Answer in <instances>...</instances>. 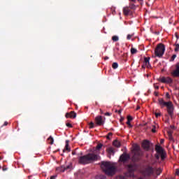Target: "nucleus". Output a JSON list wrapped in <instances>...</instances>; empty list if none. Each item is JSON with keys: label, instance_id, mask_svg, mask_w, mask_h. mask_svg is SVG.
I'll list each match as a JSON object with an SVG mask.
<instances>
[{"label": "nucleus", "instance_id": "e2e57ef3", "mask_svg": "<svg viewBox=\"0 0 179 179\" xmlns=\"http://www.w3.org/2000/svg\"><path fill=\"white\" fill-rule=\"evenodd\" d=\"M143 0H138V2H142Z\"/></svg>", "mask_w": 179, "mask_h": 179}, {"label": "nucleus", "instance_id": "4468645a", "mask_svg": "<svg viewBox=\"0 0 179 179\" xmlns=\"http://www.w3.org/2000/svg\"><path fill=\"white\" fill-rule=\"evenodd\" d=\"M155 171H156V168H153L152 166H148L146 169V173L148 176H152V174H155Z\"/></svg>", "mask_w": 179, "mask_h": 179}, {"label": "nucleus", "instance_id": "72a5a7b5", "mask_svg": "<svg viewBox=\"0 0 179 179\" xmlns=\"http://www.w3.org/2000/svg\"><path fill=\"white\" fill-rule=\"evenodd\" d=\"M110 136H113V133H108V134L107 139H111V138H110Z\"/></svg>", "mask_w": 179, "mask_h": 179}, {"label": "nucleus", "instance_id": "7ed1b4c3", "mask_svg": "<svg viewBox=\"0 0 179 179\" xmlns=\"http://www.w3.org/2000/svg\"><path fill=\"white\" fill-rule=\"evenodd\" d=\"M100 156L96 155L94 153H89L86 155L80 157L78 159V162L80 164H89V163H92V162H96L99 160Z\"/></svg>", "mask_w": 179, "mask_h": 179}, {"label": "nucleus", "instance_id": "c9c22d12", "mask_svg": "<svg viewBox=\"0 0 179 179\" xmlns=\"http://www.w3.org/2000/svg\"><path fill=\"white\" fill-rule=\"evenodd\" d=\"M66 125L68 128H72V124L71 123H66Z\"/></svg>", "mask_w": 179, "mask_h": 179}, {"label": "nucleus", "instance_id": "052dcab7", "mask_svg": "<svg viewBox=\"0 0 179 179\" xmlns=\"http://www.w3.org/2000/svg\"><path fill=\"white\" fill-rule=\"evenodd\" d=\"M171 128L172 129H174V126H171Z\"/></svg>", "mask_w": 179, "mask_h": 179}, {"label": "nucleus", "instance_id": "79ce46f5", "mask_svg": "<svg viewBox=\"0 0 179 179\" xmlns=\"http://www.w3.org/2000/svg\"><path fill=\"white\" fill-rule=\"evenodd\" d=\"M166 97L167 99H170V94H169V92H167V93L166 94Z\"/></svg>", "mask_w": 179, "mask_h": 179}, {"label": "nucleus", "instance_id": "f257e3e1", "mask_svg": "<svg viewBox=\"0 0 179 179\" xmlns=\"http://www.w3.org/2000/svg\"><path fill=\"white\" fill-rule=\"evenodd\" d=\"M101 167L107 176H114L117 171V167L110 162H102Z\"/></svg>", "mask_w": 179, "mask_h": 179}, {"label": "nucleus", "instance_id": "f8f14e48", "mask_svg": "<svg viewBox=\"0 0 179 179\" xmlns=\"http://www.w3.org/2000/svg\"><path fill=\"white\" fill-rule=\"evenodd\" d=\"M142 148H143L145 150H149V149H150V142L148 140L144 141L142 143Z\"/></svg>", "mask_w": 179, "mask_h": 179}, {"label": "nucleus", "instance_id": "1a4fd4ad", "mask_svg": "<svg viewBox=\"0 0 179 179\" xmlns=\"http://www.w3.org/2000/svg\"><path fill=\"white\" fill-rule=\"evenodd\" d=\"M162 83H173V79L170 77H162L158 79Z\"/></svg>", "mask_w": 179, "mask_h": 179}, {"label": "nucleus", "instance_id": "2eb2a0df", "mask_svg": "<svg viewBox=\"0 0 179 179\" xmlns=\"http://www.w3.org/2000/svg\"><path fill=\"white\" fill-rule=\"evenodd\" d=\"M66 118H76V113H75V111L67 113L66 114Z\"/></svg>", "mask_w": 179, "mask_h": 179}, {"label": "nucleus", "instance_id": "7c9ffc66", "mask_svg": "<svg viewBox=\"0 0 179 179\" xmlns=\"http://www.w3.org/2000/svg\"><path fill=\"white\" fill-rule=\"evenodd\" d=\"M132 37H134V34H128L127 38V40H131V38H132Z\"/></svg>", "mask_w": 179, "mask_h": 179}, {"label": "nucleus", "instance_id": "423d86ee", "mask_svg": "<svg viewBox=\"0 0 179 179\" xmlns=\"http://www.w3.org/2000/svg\"><path fill=\"white\" fill-rule=\"evenodd\" d=\"M164 51H166V47L164 45H163V43H159L155 48V54L156 57L162 58V57H163L164 55Z\"/></svg>", "mask_w": 179, "mask_h": 179}, {"label": "nucleus", "instance_id": "6e6d98bb", "mask_svg": "<svg viewBox=\"0 0 179 179\" xmlns=\"http://www.w3.org/2000/svg\"><path fill=\"white\" fill-rule=\"evenodd\" d=\"M108 58H109V57L106 56V57H105L104 59H105V60H107V59H108Z\"/></svg>", "mask_w": 179, "mask_h": 179}, {"label": "nucleus", "instance_id": "774afa93", "mask_svg": "<svg viewBox=\"0 0 179 179\" xmlns=\"http://www.w3.org/2000/svg\"><path fill=\"white\" fill-rule=\"evenodd\" d=\"M0 169H1V166H0Z\"/></svg>", "mask_w": 179, "mask_h": 179}, {"label": "nucleus", "instance_id": "473e14b6", "mask_svg": "<svg viewBox=\"0 0 179 179\" xmlns=\"http://www.w3.org/2000/svg\"><path fill=\"white\" fill-rule=\"evenodd\" d=\"M177 57L176 55H173L171 58V61H174V59H176V58Z\"/></svg>", "mask_w": 179, "mask_h": 179}, {"label": "nucleus", "instance_id": "e433bc0d", "mask_svg": "<svg viewBox=\"0 0 179 179\" xmlns=\"http://www.w3.org/2000/svg\"><path fill=\"white\" fill-rule=\"evenodd\" d=\"M127 124L129 125L130 128H132V124H131V122L127 120Z\"/></svg>", "mask_w": 179, "mask_h": 179}, {"label": "nucleus", "instance_id": "5701e85b", "mask_svg": "<svg viewBox=\"0 0 179 179\" xmlns=\"http://www.w3.org/2000/svg\"><path fill=\"white\" fill-rule=\"evenodd\" d=\"M95 178L96 179H106V177L104 175H99V176H96Z\"/></svg>", "mask_w": 179, "mask_h": 179}, {"label": "nucleus", "instance_id": "3c124183", "mask_svg": "<svg viewBox=\"0 0 179 179\" xmlns=\"http://www.w3.org/2000/svg\"><path fill=\"white\" fill-rule=\"evenodd\" d=\"M129 1H130V2H134V3L136 2V0H129Z\"/></svg>", "mask_w": 179, "mask_h": 179}, {"label": "nucleus", "instance_id": "bf43d9fd", "mask_svg": "<svg viewBox=\"0 0 179 179\" xmlns=\"http://www.w3.org/2000/svg\"><path fill=\"white\" fill-rule=\"evenodd\" d=\"M155 96H159V94L157 92H155Z\"/></svg>", "mask_w": 179, "mask_h": 179}, {"label": "nucleus", "instance_id": "a878e982", "mask_svg": "<svg viewBox=\"0 0 179 179\" xmlns=\"http://www.w3.org/2000/svg\"><path fill=\"white\" fill-rule=\"evenodd\" d=\"M112 40L114 42L118 41V40H120V38L117 36H113L112 37Z\"/></svg>", "mask_w": 179, "mask_h": 179}, {"label": "nucleus", "instance_id": "6e6552de", "mask_svg": "<svg viewBox=\"0 0 179 179\" xmlns=\"http://www.w3.org/2000/svg\"><path fill=\"white\" fill-rule=\"evenodd\" d=\"M95 124H96L99 127H101L104 125V120H103V116L98 115L95 117Z\"/></svg>", "mask_w": 179, "mask_h": 179}, {"label": "nucleus", "instance_id": "6ab92c4d", "mask_svg": "<svg viewBox=\"0 0 179 179\" xmlns=\"http://www.w3.org/2000/svg\"><path fill=\"white\" fill-rule=\"evenodd\" d=\"M113 146H115V148H120L121 143H120V141H118V140H115L113 141Z\"/></svg>", "mask_w": 179, "mask_h": 179}, {"label": "nucleus", "instance_id": "4d7b16f0", "mask_svg": "<svg viewBox=\"0 0 179 179\" xmlns=\"http://www.w3.org/2000/svg\"><path fill=\"white\" fill-rule=\"evenodd\" d=\"M100 113H101V114H103V110L100 109Z\"/></svg>", "mask_w": 179, "mask_h": 179}, {"label": "nucleus", "instance_id": "13d9d810", "mask_svg": "<svg viewBox=\"0 0 179 179\" xmlns=\"http://www.w3.org/2000/svg\"><path fill=\"white\" fill-rule=\"evenodd\" d=\"M177 40H178V35H176Z\"/></svg>", "mask_w": 179, "mask_h": 179}, {"label": "nucleus", "instance_id": "393cba45", "mask_svg": "<svg viewBox=\"0 0 179 179\" xmlns=\"http://www.w3.org/2000/svg\"><path fill=\"white\" fill-rule=\"evenodd\" d=\"M174 51H175V52H178V51H179V44L178 43L175 44Z\"/></svg>", "mask_w": 179, "mask_h": 179}, {"label": "nucleus", "instance_id": "aec40b11", "mask_svg": "<svg viewBox=\"0 0 179 179\" xmlns=\"http://www.w3.org/2000/svg\"><path fill=\"white\" fill-rule=\"evenodd\" d=\"M48 142L50 145H54V138H52V136H50L48 138Z\"/></svg>", "mask_w": 179, "mask_h": 179}, {"label": "nucleus", "instance_id": "b1692460", "mask_svg": "<svg viewBox=\"0 0 179 179\" xmlns=\"http://www.w3.org/2000/svg\"><path fill=\"white\" fill-rule=\"evenodd\" d=\"M136 52H138V50H136L134 48H131V54L134 55V54H136Z\"/></svg>", "mask_w": 179, "mask_h": 179}, {"label": "nucleus", "instance_id": "0e129e2a", "mask_svg": "<svg viewBox=\"0 0 179 179\" xmlns=\"http://www.w3.org/2000/svg\"><path fill=\"white\" fill-rule=\"evenodd\" d=\"M96 106H97L99 103L97 102L95 103Z\"/></svg>", "mask_w": 179, "mask_h": 179}, {"label": "nucleus", "instance_id": "c03bdc74", "mask_svg": "<svg viewBox=\"0 0 179 179\" xmlns=\"http://www.w3.org/2000/svg\"><path fill=\"white\" fill-rule=\"evenodd\" d=\"M2 170H3V171H6V170H8V168L3 166Z\"/></svg>", "mask_w": 179, "mask_h": 179}, {"label": "nucleus", "instance_id": "c85d7f7f", "mask_svg": "<svg viewBox=\"0 0 179 179\" xmlns=\"http://www.w3.org/2000/svg\"><path fill=\"white\" fill-rule=\"evenodd\" d=\"M101 148H103V144L99 143L96 145V150H100V149H101Z\"/></svg>", "mask_w": 179, "mask_h": 179}, {"label": "nucleus", "instance_id": "a211bd4d", "mask_svg": "<svg viewBox=\"0 0 179 179\" xmlns=\"http://www.w3.org/2000/svg\"><path fill=\"white\" fill-rule=\"evenodd\" d=\"M128 8H129L131 10H136V6L132 2L129 3Z\"/></svg>", "mask_w": 179, "mask_h": 179}, {"label": "nucleus", "instance_id": "864d4df0", "mask_svg": "<svg viewBox=\"0 0 179 179\" xmlns=\"http://www.w3.org/2000/svg\"><path fill=\"white\" fill-rule=\"evenodd\" d=\"M141 108V106H138L136 110H139Z\"/></svg>", "mask_w": 179, "mask_h": 179}, {"label": "nucleus", "instance_id": "de8ad7c7", "mask_svg": "<svg viewBox=\"0 0 179 179\" xmlns=\"http://www.w3.org/2000/svg\"><path fill=\"white\" fill-rule=\"evenodd\" d=\"M6 125H8V122H5L4 124H3V126H1V127H6Z\"/></svg>", "mask_w": 179, "mask_h": 179}, {"label": "nucleus", "instance_id": "8fccbe9b", "mask_svg": "<svg viewBox=\"0 0 179 179\" xmlns=\"http://www.w3.org/2000/svg\"><path fill=\"white\" fill-rule=\"evenodd\" d=\"M123 121H124V117H121L120 120V122H122Z\"/></svg>", "mask_w": 179, "mask_h": 179}, {"label": "nucleus", "instance_id": "f3484780", "mask_svg": "<svg viewBox=\"0 0 179 179\" xmlns=\"http://www.w3.org/2000/svg\"><path fill=\"white\" fill-rule=\"evenodd\" d=\"M150 61V57H145L144 58V64L147 68H149V65H150V63L149 62Z\"/></svg>", "mask_w": 179, "mask_h": 179}, {"label": "nucleus", "instance_id": "cd10ccee", "mask_svg": "<svg viewBox=\"0 0 179 179\" xmlns=\"http://www.w3.org/2000/svg\"><path fill=\"white\" fill-rule=\"evenodd\" d=\"M57 170L59 171H61L62 173H64L65 171V166H61L60 168H57Z\"/></svg>", "mask_w": 179, "mask_h": 179}, {"label": "nucleus", "instance_id": "dca6fc26", "mask_svg": "<svg viewBox=\"0 0 179 179\" xmlns=\"http://www.w3.org/2000/svg\"><path fill=\"white\" fill-rule=\"evenodd\" d=\"M71 152V148H69V141L66 140V145L64 149L63 150V152Z\"/></svg>", "mask_w": 179, "mask_h": 179}, {"label": "nucleus", "instance_id": "a19ab883", "mask_svg": "<svg viewBox=\"0 0 179 179\" xmlns=\"http://www.w3.org/2000/svg\"><path fill=\"white\" fill-rule=\"evenodd\" d=\"M127 121H129V122L132 121V117L128 116L127 117Z\"/></svg>", "mask_w": 179, "mask_h": 179}, {"label": "nucleus", "instance_id": "bb28decb", "mask_svg": "<svg viewBox=\"0 0 179 179\" xmlns=\"http://www.w3.org/2000/svg\"><path fill=\"white\" fill-rule=\"evenodd\" d=\"M112 68H113V69H117V68H118V63H117V62L113 63V64H112Z\"/></svg>", "mask_w": 179, "mask_h": 179}, {"label": "nucleus", "instance_id": "39448f33", "mask_svg": "<svg viewBox=\"0 0 179 179\" xmlns=\"http://www.w3.org/2000/svg\"><path fill=\"white\" fill-rule=\"evenodd\" d=\"M155 151L157 153L155 155V157L157 160H159L161 157L162 160H164L166 159V156L167 154L164 150V148L159 145H155Z\"/></svg>", "mask_w": 179, "mask_h": 179}, {"label": "nucleus", "instance_id": "37998d69", "mask_svg": "<svg viewBox=\"0 0 179 179\" xmlns=\"http://www.w3.org/2000/svg\"><path fill=\"white\" fill-rule=\"evenodd\" d=\"M176 176H179V169H176Z\"/></svg>", "mask_w": 179, "mask_h": 179}, {"label": "nucleus", "instance_id": "f704fd0d", "mask_svg": "<svg viewBox=\"0 0 179 179\" xmlns=\"http://www.w3.org/2000/svg\"><path fill=\"white\" fill-rule=\"evenodd\" d=\"M152 132H153V134L156 132V126H153V128L152 129Z\"/></svg>", "mask_w": 179, "mask_h": 179}, {"label": "nucleus", "instance_id": "c756f323", "mask_svg": "<svg viewBox=\"0 0 179 179\" xmlns=\"http://www.w3.org/2000/svg\"><path fill=\"white\" fill-rule=\"evenodd\" d=\"M89 125H90V129L94 128V123H93V122H91Z\"/></svg>", "mask_w": 179, "mask_h": 179}, {"label": "nucleus", "instance_id": "4c0bfd02", "mask_svg": "<svg viewBox=\"0 0 179 179\" xmlns=\"http://www.w3.org/2000/svg\"><path fill=\"white\" fill-rule=\"evenodd\" d=\"M117 179H127L125 176H120L117 178Z\"/></svg>", "mask_w": 179, "mask_h": 179}, {"label": "nucleus", "instance_id": "9b49d317", "mask_svg": "<svg viewBox=\"0 0 179 179\" xmlns=\"http://www.w3.org/2000/svg\"><path fill=\"white\" fill-rule=\"evenodd\" d=\"M129 155L127 153H123L120 157L119 162H122V163H125V162H128L129 159H130Z\"/></svg>", "mask_w": 179, "mask_h": 179}, {"label": "nucleus", "instance_id": "2f4dec72", "mask_svg": "<svg viewBox=\"0 0 179 179\" xmlns=\"http://www.w3.org/2000/svg\"><path fill=\"white\" fill-rule=\"evenodd\" d=\"M168 135H169L170 139H172V138H173V131H168Z\"/></svg>", "mask_w": 179, "mask_h": 179}, {"label": "nucleus", "instance_id": "ddd939ff", "mask_svg": "<svg viewBox=\"0 0 179 179\" xmlns=\"http://www.w3.org/2000/svg\"><path fill=\"white\" fill-rule=\"evenodd\" d=\"M132 10H130L129 7L126 6L123 8V14L124 16H129V15H132Z\"/></svg>", "mask_w": 179, "mask_h": 179}, {"label": "nucleus", "instance_id": "338daca9", "mask_svg": "<svg viewBox=\"0 0 179 179\" xmlns=\"http://www.w3.org/2000/svg\"><path fill=\"white\" fill-rule=\"evenodd\" d=\"M0 160H2V158H1V157H0Z\"/></svg>", "mask_w": 179, "mask_h": 179}, {"label": "nucleus", "instance_id": "ea45409f", "mask_svg": "<svg viewBox=\"0 0 179 179\" xmlns=\"http://www.w3.org/2000/svg\"><path fill=\"white\" fill-rule=\"evenodd\" d=\"M160 115H162V114L159 113H155V117H157V118L158 117H160Z\"/></svg>", "mask_w": 179, "mask_h": 179}, {"label": "nucleus", "instance_id": "603ef678", "mask_svg": "<svg viewBox=\"0 0 179 179\" xmlns=\"http://www.w3.org/2000/svg\"><path fill=\"white\" fill-rule=\"evenodd\" d=\"M69 167H70L69 166H66V167H65V170L69 169Z\"/></svg>", "mask_w": 179, "mask_h": 179}, {"label": "nucleus", "instance_id": "69168bd1", "mask_svg": "<svg viewBox=\"0 0 179 179\" xmlns=\"http://www.w3.org/2000/svg\"><path fill=\"white\" fill-rule=\"evenodd\" d=\"M142 68H145V66H142Z\"/></svg>", "mask_w": 179, "mask_h": 179}, {"label": "nucleus", "instance_id": "20e7f679", "mask_svg": "<svg viewBox=\"0 0 179 179\" xmlns=\"http://www.w3.org/2000/svg\"><path fill=\"white\" fill-rule=\"evenodd\" d=\"M131 152L133 153L132 162L134 163L139 162V160H141V156H142V150H141V147L138 144H135L133 146V150Z\"/></svg>", "mask_w": 179, "mask_h": 179}, {"label": "nucleus", "instance_id": "09e8293b", "mask_svg": "<svg viewBox=\"0 0 179 179\" xmlns=\"http://www.w3.org/2000/svg\"><path fill=\"white\" fill-rule=\"evenodd\" d=\"M57 178V176H52L50 177V179H55Z\"/></svg>", "mask_w": 179, "mask_h": 179}, {"label": "nucleus", "instance_id": "412c9836", "mask_svg": "<svg viewBox=\"0 0 179 179\" xmlns=\"http://www.w3.org/2000/svg\"><path fill=\"white\" fill-rule=\"evenodd\" d=\"M107 152L109 153V155H114V148H109L107 149Z\"/></svg>", "mask_w": 179, "mask_h": 179}, {"label": "nucleus", "instance_id": "58836bf2", "mask_svg": "<svg viewBox=\"0 0 179 179\" xmlns=\"http://www.w3.org/2000/svg\"><path fill=\"white\" fill-rule=\"evenodd\" d=\"M104 115H106V117H110L111 113L107 112V113H106Z\"/></svg>", "mask_w": 179, "mask_h": 179}, {"label": "nucleus", "instance_id": "5fc2aeb1", "mask_svg": "<svg viewBox=\"0 0 179 179\" xmlns=\"http://www.w3.org/2000/svg\"><path fill=\"white\" fill-rule=\"evenodd\" d=\"M161 143H164V139L161 140Z\"/></svg>", "mask_w": 179, "mask_h": 179}, {"label": "nucleus", "instance_id": "9d476101", "mask_svg": "<svg viewBox=\"0 0 179 179\" xmlns=\"http://www.w3.org/2000/svg\"><path fill=\"white\" fill-rule=\"evenodd\" d=\"M175 70L171 73L173 78H179V62L175 65Z\"/></svg>", "mask_w": 179, "mask_h": 179}, {"label": "nucleus", "instance_id": "49530a36", "mask_svg": "<svg viewBox=\"0 0 179 179\" xmlns=\"http://www.w3.org/2000/svg\"><path fill=\"white\" fill-rule=\"evenodd\" d=\"M117 112L120 115L121 113H122V110H119Z\"/></svg>", "mask_w": 179, "mask_h": 179}, {"label": "nucleus", "instance_id": "f03ea898", "mask_svg": "<svg viewBox=\"0 0 179 179\" xmlns=\"http://www.w3.org/2000/svg\"><path fill=\"white\" fill-rule=\"evenodd\" d=\"M158 103L161 107V108H164V107H166V111L169 114V115L171 117V118H173L174 115V104H173V102L164 101V99L162 98H160L158 99Z\"/></svg>", "mask_w": 179, "mask_h": 179}, {"label": "nucleus", "instance_id": "a18cd8bd", "mask_svg": "<svg viewBox=\"0 0 179 179\" xmlns=\"http://www.w3.org/2000/svg\"><path fill=\"white\" fill-rule=\"evenodd\" d=\"M155 89L158 90L159 89V85H156L155 84L154 85Z\"/></svg>", "mask_w": 179, "mask_h": 179}, {"label": "nucleus", "instance_id": "0eeeda50", "mask_svg": "<svg viewBox=\"0 0 179 179\" xmlns=\"http://www.w3.org/2000/svg\"><path fill=\"white\" fill-rule=\"evenodd\" d=\"M135 164H129L127 165V177H131V178H134L135 176L134 172L135 171Z\"/></svg>", "mask_w": 179, "mask_h": 179}, {"label": "nucleus", "instance_id": "680f3d73", "mask_svg": "<svg viewBox=\"0 0 179 179\" xmlns=\"http://www.w3.org/2000/svg\"><path fill=\"white\" fill-rule=\"evenodd\" d=\"M72 155H76V152H73Z\"/></svg>", "mask_w": 179, "mask_h": 179}, {"label": "nucleus", "instance_id": "4be33fe9", "mask_svg": "<svg viewBox=\"0 0 179 179\" xmlns=\"http://www.w3.org/2000/svg\"><path fill=\"white\" fill-rule=\"evenodd\" d=\"M155 173H156L157 176H160V174L162 173V169L155 168Z\"/></svg>", "mask_w": 179, "mask_h": 179}]
</instances>
